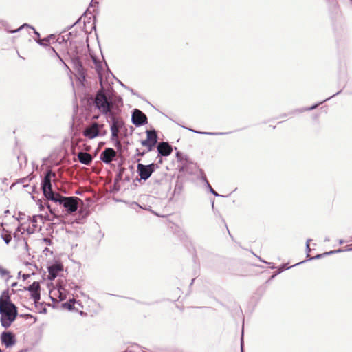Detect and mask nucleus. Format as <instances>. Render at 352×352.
Here are the masks:
<instances>
[{
	"instance_id": "f257e3e1",
	"label": "nucleus",
	"mask_w": 352,
	"mask_h": 352,
	"mask_svg": "<svg viewBox=\"0 0 352 352\" xmlns=\"http://www.w3.org/2000/svg\"><path fill=\"white\" fill-rule=\"evenodd\" d=\"M52 177H56V173L52 170H47L42 182L44 196L47 199L63 206L67 214L74 213L78 210L79 203L83 204L82 201L77 197H64L59 193L54 192L52 189L51 179Z\"/></svg>"
},
{
	"instance_id": "f03ea898",
	"label": "nucleus",
	"mask_w": 352,
	"mask_h": 352,
	"mask_svg": "<svg viewBox=\"0 0 352 352\" xmlns=\"http://www.w3.org/2000/svg\"><path fill=\"white\" fill-rule=\"evenodd\" d=\"M1 323L5 327H9L17 316V308L11 302L8 291H4L0 296Z\"/></svg>"
},
{
	"instance_id": "7ed1b4c3",
	"label": "nucleus",
	"mask_w": 352,
	"mask_h": 352,
	"mask_svg": "<svg viewBox=\"0 0 352 352\" xmlns=\"http://www.w3.org/2000/svg\"><path fill=\"white\" fill-rule=\"evenodd\" d=\"M95 104L96 108L102 114H109V116L111 113H113L111 112V109L113 107V104L105 95L103 89H100L97 92L95 98Z\"/></svg>"
},
{
	"instance_id": "20e7f679",
	"label": "nucleus",
	"mask_w": 352,
	"mask_h": 352,
	"mask_svg": "<svg viewBox=\"0 0 352 352\" xmlns=\"http://www.w3.org/2000/svg\"><path fill=\"white\" fill-rule=\"evenodd\" d=\"M111 119V140L115 141L116 146H120V141L118 140L120 129L123 126L124 122L120 118L115 116L113 113L109 116Z\"/></svg>"
},
{
	"instance_id": "39448f33",
	"label": "nucleus",
	"mask_w": 352,
	"mask_h": 352,
	"mask_svg": "<svg viewBox=\"0 0 352 352\" xmlns=\"http://www.w3.org/2000/svg\"><path fill=\"white\" fill-rule=\"evenodd\" d=\"M102 127L103 124H99L97 122H94L84 130L83 135L89 139H94L99 135L103 136L106 134V132L104 131L102 133L100 131V129Z\"/></svg>"
},
{
	"instance_id": "423d86ee",
	"label": "nucleus",
	"mask_w": 352,
	"mask_h": 352,
	"mask_svg": "<svg viewBox=\"0 0 352 352\" xmlns=\"http://www.w3.org/2000/svg\"><path fill=\"white\" fill-rule=\"evenodd\" d=\"M157 167V165L154 163H152L148 165L138 164L137 172L140 177V179L146 181L151 177V175L155 171V170Z\"/></svg>"
},
{
	"instance_id": "0eeeda50",
	"label": "nucleus",
	"mask_w": 352,
	"mask_h": 352,
	"mask_svg": "<svg viewBox=\"0 0 352 352\" xmlns=\"http://www.w3.org/2000/svg\"><path fill=\"white\" fill-rule=\"evenodd\" d=\"M146 139L141 141V144L146 147L147 152L151 151L157 142V135L155 130L146 131Z\"/></svg>"
},
{
	"instance_id": "6e6552de",
	"label": "nucleus",
	"mask_w": 352,
	"mask_h": 352,
	"mask_svg": "<svg viewBox=\"0 0 352 352\" xmlns=\"http://www.w3.org/2000/svg\"><path fill=\"white\" fill-rule=\"evenodd\" d=\"M25 225L23 223L20 224L16 229L13 238L16 241L18 245H21L24 250L28 251V244L27 240L23 236L25 233Z\"/></svg>"
},
{
	"instance_id": "1a4fd4ad",
	"label": "nucleus",
	"mask_w": 352,
	"mask_h": 352,
	"mask_svg": "<svg viewBox=\"0 0 352 352\" xmlns=\"http://www.w3.org/2000/svg\"><path fill=\"white\" fill-rule=\"evenodd\" d=\"M23 28H28L30 30H33L34 34L36 35V38H34V40L39 45H43V46H48L47 43L49 42L50 38H51L52 37V35H51V36H48L47 38H45L43 39H41L40 38V34L38 32H36L33 27L30 26V25H28L27 23L23 24V25H21L20 28H19L18 29H16L15 30L10 31V32H12V33L16 32H18V31L23 29Z\"/></svg>"
},
{
	"instance_id": "9d476101",
	"label": "nucleus",
	"mask_w": 352,
	"mask_h": 352,
	"mask_svg": "<svg viewBox=\"0 0 352 352\" xmlns=\"http://www.w3.org/2000/svg\"><path fill=\"white\" fill-rule=\"evenodd\" d=\"M132 122L137 126H142L147 123L146 116L139 109H134L132 114Z\"/></svg>"
},
{
	"instance_id": "9b49d317",
	"label": "nucleus",
	"mask_w": 352,
	"mask_h": 352,
	"mask_svg": "<svg viewBox=\"0 0 352 352\" xmlns=\"http://www.w3.org/2000/svg\"><path fill=\"white\" fill-rule=\"evenodd\" d=\"M1 340L7 348L12 347L16 342L15 335L10 331H3L1 335Z\"/></svg>"
},
{
	"instance_id": "f8f14e48",
	"label": "nucleus",
	"mask_w": 352,
	"mask_h": 352,
	"mask_svg": "<svg viewBox=\"0 0 352 352\" xmlns=\"http://www.w3.org/2000/svg\"><path fill=\"white\" fill-rule=\"evenodd\" d=\"M27 289L30 292L31 297L34 300V302H38L41 298L39 283L34 281L27 288Z\"/></svg>"
},
{
	"instance_id": "ddd939ff",
	"label": "nucleus",
	"mask_w": 352,
	"mask_h": 352,
	"mask_svg": "<svg viewBox=\"0 0 352 352\" xmlns=\"http://www.w3.org/2000/svg\"><path fill=\"white\" fill-rule=\"evenodd\" d=\"M116 156V152L111 148H105L100 154V160L105 164H109Z\"/></svg>"
},
{
	"instance_id": "4468645a",
	"label": "nucleus",
	"mask_w": 352,
	"mask_h": 352,
	"mask_svg": "<svg viewBox=\"0 0 352 352\" xmlns=\"http://www.w3.org/2000/svg\"><path fill=\"white\" fill-rule=\"evenodd\" d=\"M158 155L160 156L167 157L170 155L173 151L172 146L165 142H161L157 146Z\"/></svg>"
},
{
	"instance_id": "2eb2a0df",
	"label": "nucleus",
	"mask_w": 352,
	"mask_h": 352,
	"mask_svg": "<svg viewBox=\"0 0 352 352\" xmlns=\"http://www.w3.org/2000/svg\"><path fill=\"white\" fill-rule=\"evenodd\" d=\"M63 270L62 265L59 264H54L48 267V278L50 280H54L58 276L59 272Z\"/></svg>"
},
{
	"instance_id": "dca6fc26",
	"label": "nucleus",
	"mask_w": 352,
	"mask_h": 352,
	"mask_svg": "<svg viewBox=\"0 0 352 352\" xmlns=\"http://www.w3.org/2000/svg\"><path fill=\"white\" fill-rule=\"evenodd\" d=\"M78 158L79 162L85 165H89L93 160L92 156L86 152H79L78 154Z\"/></svg>"
},
{
	"instance_id": "f3484780",
	"label": "nucleus",
	"mask_w": 352,
	"mask_h": 352,
	"mask_svg": "<svg viewBox=\"0 0 352 352\" xmlns=\"http://www.w3.org/2000/svg\"><path fill=\"white\" fill-rule=\"evenodd\" d=\"M48 52L49 54L52 56L54 55L56 57H57L60 62L62 63L65 67H67V65L65 64V63L63 60L62 58L59 56V54L56 52V50L53 47L49 46Z\"/></svg>"
},
{
	"instance_id": "a211bd4d",
	"label": "nucleus",
	"mask_w": 352,
	"mask_h": 352,
	"mask_svg": "<svg viewBox=\"0 0 352 352\" xmlns=\"http://www.w3.org/2000/svg\"><path fill=\"white\" fill-rule=\"evenodd\" d=\"M343 250H331L330 252H324V254H318L312 258H311L310 259H318V258H320L322 257H323L325 255H330V254H333L334 253H336V252H342Z\"/></svg>"
},
{
	"instance_id": "6ab92c4d",
	"label": "nucleus",
	"mask_w": 352,
	"mask_h": 352,
	"mask_svg": "<svg viewBox=\"0 0 352 352\" xmlns=\"http://www.w3.org/2000/svg\"><path fill=\"white\" fill-rule=\"evenodd\" d=\"M5 232H3L1 234L2 239L5 241L6 244H8L12 240V236L10 233L8 231L3 230Z\"/></svg>"
},
{
	"instance_id": "aec40b11",
	"label": "nucleus",
	"mask_w": 352,
	"mask_h": 352,
	"mask_svg": "<svg viewBox=\"0 0 352 352\" xmlns=\"http://www.w3.org/2000/svg\"><path fill=\"white\" fill-rule=\"evenodd\" d=\"M186 129L190 131L194 132V133H201V134H206V135H222V134H223V133L199 132V131H195V130L191 129H188V128H186Z\"/></svg>"
},
{
	"instance_id": "412c9836",
	"label": "nucleus",
	"mask_w": 352,
	"mask_h": 352,
	"mask_svg": "<svg viewBox=\"0 0 352 352\" xmlns=\"http://www.w3.org/2000/svg\"><path fill=\"white\" fill-rule=\"evenodd\" d=\"M41 218H42L41 215H34L32 218H30L29 220L32 223V226L36 228V227L37 219H41Z\"/></svg>"
},
{
	"instance_id": "4be33fe9",
	"label": "nucleus",
	"mask_w": 352,
	"mask_h": 352,
	"mask_svg": "<svg viewBox=\"0 0 352 352\" xmlns=\"http://www.w3.org/2000/svg\"><path fill=\"white\" fill-rule=\"evenodd\" d=\"M35 231V228L34 227H31V226H28V227H25V232H27L28 235H30L31 234H33Z\"/></svg>"
},
{
	"instance_id": "5701e85b",
	"label": "nucleus",
	"mask_w": 352,
	"mask_h": 352,
	"mask_svg": "<svg viewBox=\"0 0 352 352\" xmlns=\"http://www.w3.org/2000/svg\"><path fill=\"white\" fill-rule=\"evenodd\" d=\"M205 181H206V182L207 184V186L208 187L210 192L211 193H212L216 197L219 196L218 193L213 190V188L211 187V186L210 185L208 182L206 180V179H205Z\"/></svg>"
},
{
	"instance_id": "b1692460",
	"label": "nucleus",
	"mask_w": 352,
	"mask_h": 352,
	"mask_svg": "<svg viewBox=\"0 0 352 352\" xmlns=\"http://www.w3.org/2000/svg\"><path fill=\"white\" fill-rule=\"evenodd\" d=\"M75 302V300H70L69 302H66L64 304L65 307H67L69 309H72L73 308L74 303Z\"/></svg>"
},
{
	"instance_id": "393cba45",
	"label": "nucleus",
	"mask_w": 352,
	"mask_h": 352,
	"mask_svg": "<svg viewBox=\"0 0 352 352\" xmlns=\"http://www.w3.org/2000/svg\"><path fill=\"white\" fill-rule=\"evenodd\" d=\"M8 274H9V272L7 270L0 267V275L1 276H5Z\"/></svg>"
},
{
	"instance_id": "a878e982",
	"label": "nucleus",
	"mask_w": 352,
	"mask_h": 352,
	"mask_svg": "<svg viewBox=\"0 0 352 352\" xmlns=\"http://www.w3.org/2000/svg\"><path fill=\"white\" fill-rule=\"evenodd\" d=\"M146 152H147V151H146L140 152L139 151V149H136V155L140 156V157H143L146 154Z\"/></svg>"
},
{
	"instance_id": "bb28decb",
	"label": "nucleus",
	"mask_w": 352,
	"mask_h": 352,
	"mask_svg": "<svg viewBox=\"0 0 352 352\" xmlns=\"http://www.w3.org/2000/svg\"><path fill=\"white\" fill-rule=\"evenodd\" d=\"M311 241V239H307V243H306V249H307V251L309 252L311 250H310V247H309V242Z\"/></svg>"
},
{
	"instance_id": "cd10ccee",
	"label": "nucleus",
	"mask_w": 352,
	"mask_h": 352,
	"mask_svg": "<svg viewBox=\"0 0 352 352\" xmlns=\"http://www.w3.org/2000/svg\"><path fill=\"white\" fill-rule=\"evenodd\" d=\"M241 351L243 352V334L242 333L241 340Z\"/></svg>"
},
{
	"instance_id": "c85d7f7f",
	"label": "nucleus",
	"mask_w": 352,
	"mask_h": 352,
	"mask_svg": "<svg viewBox=\"0 0 352 352\" xmlns=\"http://www.w3.org/2000/svg\"><path fill=\"white\" fill-rule=\"evenodd\" d=\"M43 241H45V243L47 245H50L51 244V240L50 239H48V238H44Z\"/></svg>"
},
{
	"instance_id": "c756f323",
	"label": "nucleus",
	"mask_w": 352,
	"mask_h": 352,
	"mask_svg": "<svg viewBox=\"0 0 352 352\" xmlns=\"http://www.w3.org/2000/svg\"><path fill=\"white\" fill-rule=\"evenodd\" d=\"M322 102H320V104ZM319 104H320V103L317 104H315V105H314V106H312V107H311L309 108H307V110H313V109H316Z\"/></svg>"
},
{
	"instance_id": "7c9ffc66",
	"label": "nucleus",
	"mask_w": 352,
	"mask_h": 352,
	"mask_svg": "<svg viewBox=\"0 0 352 352\" xmlns=\"http://www.w3.org/2000/svg\"><path fill=\"white\" fill-rule=\"evenodd\" d=\"M58 292L60 293V296H59L60 300H63L65 298V296H63L62 292L60 289L58 290Z\"/></svg>"
},
{
	"instance_id": "2f4dec72",
	"label": "nucleus",
	"mask_w": 352,
	"mask_h": 352,
	"mask_svg": "<svg viewBox=\"0 0 352 352\" xmlns=\"http://www.w3.org/2000/svg\"><path fill=\"white\" fill-rule=\"evenodd\" d=\"M56 219H59V217L58 215L54 214V217L52 219V221H55Z\"/></svg>"
},
{
	"instance_id": "473e14b6",
	"label": "nucleus",
	"mask_w": 352,
	"mask_h": 352,
	"mask_svg": "<svg viewBox=\"0 0 352 352\" xmlns=\"http://www.w3.org/2000/svg\"><path fill=\"white\" fill-rule=\"evenodd\" d=\"M16 285H17V283L16 282H14V283L11 284V287H16Z\"/></svg>"
},
{
	"instance_id": "72a5a7b5",
	"label": "nucleus",
	"mask_w": 352,
	"mask_h": 352,
	"mask_svg": "<svg viewBox=\"0 0 352 352\" xmlns=\"http://www.w3.org/2000/svg\"><path fill=\"white\" fill-rule=\"evenodd\" d=\"M47 208H49L50 213H51V214H53V211H52V210L51 209V208H50V205H48V206H47Z\"/></svg>"
},
{
	"instance_id": "f704fd0d",
	"label": "nucleus",
	"mask_w": 352,
	"mask_h": 352,
	"mask_svg": "<svg viewBox=\"0 0 352 352\" xmlns=\"http://www.w3.org/2000/svg\"><path fill=\"white\" fill-rule=\"evenodd\" d=\"M28 276H29V275H28V274H27V275L24 274V275H23V279H24V280H25V279H26V278H27V277H28Z\"/></svg>"
},
{
	"instance_id": "c9c22d12",
	"label": "nucleus",
	"mask_w": 352,
	"mask_h": 352,
	"mask_svg": "<svg viewBox=\"0 0 352 352\" xmlns=\"http://www.w3.org/2000/svg\"><path fill=\"white\" fill-rule=\"evenodd\" d=\"M8 213H10V211H9L8 210H6V211H5V214H8Z\"/></svg>"
},
{
	"instance_id": "e433bc0d",
	"label": "nucleus",
	"mask_w": 352,
	"mask_h": 352,
	"mask_svg": "<svg viewBox=\"0 0 352 352\" xmlns=\"http://www.w3.org/2000/svg\"><path fill=\"white\" fill-rule=\"evenodd\" d=\"M340 244H342L344 243V241L343 240H340V242H339Z\"/></svg>"
},
{
	"instance_id": "4c0bfd02",
	"label": "nucleus",
	"mask_w": 352,
	"mask_h": 352,
	"mask_svg": "<svg viewBox=\"0 0 352 352\" xmlns=\"http://www.w3.org/2000/svg\"><path fill=\"white\" fill-rule=\"evenodd\" d=\"M339 93H340V92H337V93H336V94H335L334 95H333L331 97H333V96H336V95H338Z\"/></svg>"
},
{
	"instance_id": "58836bf2",
	"label": "nucleus",
	"mask_w": 352,
	"mask_h": 352,
	"mask_svg": "<svg viewBox=\"0 0 352 352\" xmlns=\"http://www.w3.org/2000/svg\"><path fill=\"white\" fill-rule=\"evenodd\" d=\"M331 97H329L328 98H326V100H324V101H326V100H328L329 98H331Z\"/></svg>"
},
{
	"instance_id": "ea45409f",
	"label": "nucleus",
	"mask_w": 352,
	"mask_h": 352,
	"mask_svg": "<svg viewBox=\"0 0 352 352\" xmlns=\"http://www.w3.org/2000/svg\"><path fill=\"white\" fill-rule=\"evenodd\" d=\"M281 269L285 270V266H283Z\"/></svg>"
},
{
	"instance_id": "a19ab883",
	"label": "nucleus",
	"mask_w": 352,
	"mask_h": 352,
	"mask_svg": "<svg viewBox=\"0 0 352 352\" xmlns=\"http://www.w3.org/2000/svg\"><path fill=\"white\" fill-rule=\"evenodd\" d=\"M350 241H352V236H351V239L350 240Z\"/></svg>"
},
{
	"instance_id": "79ce46f5",
	"label": "nucleus",
	"mask_w": 352,
	"mask_h": 352,
	"mask_svg": "<svg viewBox=\"0 0 352 352\" xmlns=\"http://www.w3.org/2000/svg\"><path fill=\"white\" fill-rule=\"evenodd\" d=\"M92 1H94V0H92Z\"/></svg>"
}]
</instances>
